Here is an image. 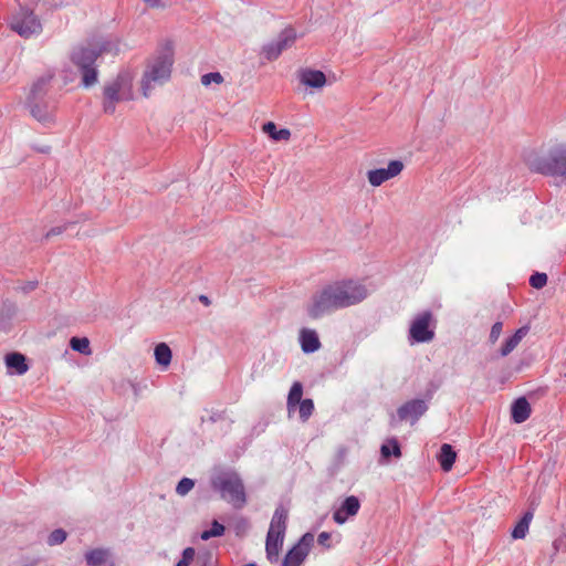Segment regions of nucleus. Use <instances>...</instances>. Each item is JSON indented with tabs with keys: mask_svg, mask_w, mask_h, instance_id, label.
Returning a JSON list of instances; mask_svg holds the SVG:
<instances>
[{
	"mask_svg": "<svg viewBox=\"0 0 566 566\" xmlns=\"http://www.w3.org/2000/svg\"><path fill=\"white\" fill-rule=\"evenodd\" d=\"M563 543H564V541L562 538H557V539L554 541L553 546H554L556 552L559 551V547L563 545Z\"/></svg>",
	"mask_w": 566,
	"mask_h": 566,
	"instance_id": "nucleus-48",
	"label": "nucleus"
},
{
	"mask_svg": "<svg viewBox=\"0 0 566 566\" xmlns=\"http://www.w3.org/2000/svg\"><path fill=\"white\" fill-rule=\"evenodd\" d=\"M109 551L106 548H94L85 554V560L90 566H102L109 557Z\"/></svg>",
	"mask_w": 566,
	"mask_h": 566,
	"instance_id": "nucleus-26",
	"label": "nucleus"
},
{
	"mask_svg": "<svg viewBox=\"0 0 566 566\" xmlns=\"http://www.w3.org/2000/svg\"><path fill=\"white\" fill-rule=\"evenodd\" d=\"M534 501L531 503V507L523 514L520 521L514 526L511 535L514 539H522L528 532L530 524L534 516Z\"/></svg>",
	"mask_w": 566,
	"mask_h": 566,
	"instance_id": "nucleus-21",
	"label": "nucleus"
},
{
	"mask_svg": "<svg viewBox=\"0 0 566 566\" xmlns=\"http://www.w3.org/2000/svg\"><path fill=\"white\" fill-rule=\"evenodd\" d=\"M297 406L301 421L306 422L314 412V401L310 398H306L298 402Z\"/></svg>",
	"mask_w": 566,
	"mask_h": 566,
	"instance_id": "nucleus-30",
	"label": "nucleus"
},
{
	"mask_svg": "<svg viewBox=\"0 0 566 566\" xmlns=\"http://www.w3.org/2000/svg\"><path fill=\"white\" fill-rule=\"evenodd\" d=\"M502 328H503V323L502 322H495L492 325L491 332H490V336H489V340H490L491 344H494L499 339V337H500V335L502 333Z\"/></svg>",
	"mask_w": 566,
	"mask_h": 566,
	"instance_id": "nucleus-38",
	"label": "nucleus"
},
{
	"mask_svg": "<svg viewBox=\"0 0 566 566\" xmlns=\"http://www.w3.org/2000/svg\"><path fill=\"white\" fill-rule=\"evenodd\" d=\"M17 313V305L11 301H4L0 308V317L11 319Z\"/></svg>",
	"mask_w": 566,
	"mask_h": 566,
	"instance_id": "nucleus-35",
	"label": "nucleus"
},
{
	"mask_svg": "<svg viewBox=\"0 0 566 566\" xmlns=\"http://www.w3.org/2000/svg\"><path fill=\"white\" fill-rule=\"evenodd\" d=\"M38 286V282L36 281H29V282H25L21 287L20 290L23 292V293H30L32 292L33 290H35Z\"/></svg>",
	"mask_w": 566,
	"mask_h": 566,
	"instance_id": "nucleus-43",
	"label": "nucleus"
},
{
	"mask_svg": "<svg viewBox=\"0 0 566 566\" xmlns=\"http://www.w3.org/2000/svg\"><path fill=\"white\" fill-rule=\"evenodd\" d=\"M197 565L199 566H216V559L211 552L200 553L196 559Z\"/></svg>",
	"mask_w": 566,
	"mask_h": 566,
	"instance_id": "nucleus-37",
	"label": "nucleus"
},
{
	"mask_svg": "<svg viewBox=\"0 0 566 566\" xmlns=\"http://www.w3.org/2000/svg\"><path fill=\"white\" fill-rule=\"evenodd\" d=\"M70 347L80 354L83 355H90L91 348H90V340L86 337H72L70 339Z\"/></svg>",
	"mask_w": 566,
	"mask_h": 566,
	"instance_id": "nucleus-29",
	"label": "nucleus"
},
{
	"mask_svg": "<svg viewBox=\"0 0 566 566\" xmlns=\"http://www.w3.org/2000/svg\"><path fill=\"white\" fill-rule=\"evenodd\" d=\"M329 541H331V533H328V532H322L317 536V543L327 549L332 547Z\"/></svg>",
	"mask_w": 566,
	"mask_h": 566,
	"instance_id": "nucleus-39",
	"label": "nucleus"
},
{
	"mask_svg": "<svg viewBox=\"0 0 566 566\" xmlns=\"http://www.w3.org/2000/svg\"><path fill=\"white\" fill-rule=\"evenodd\" d=\"M403 169L401 160H391L387 168L373 169L367 172V179L373 187H379L385 181L398 176Z\"/></svg>",
	"mask_w": 566,
	"mask_h": 566,
	"instance_id": "nucleus-12",
	"label": "nucleus"
},
{
	"mask_svg": "<svg viewBox=\"0 0 566 566\" xmlns=\"http://www.w3.org/2000/svg\"><path fill=\"white\" fill-rule=\"evenodd\" d=\"M196 551L193 547H187L182 551L181 559L191 563L195 559Z\"/></svg>",
	"mask_w": 566,
	"mask_h": 566,
	"instance_id": "nucleus-41",
	"label": "nucleus"
},
{
	"mask_svg": "<svg viewBox=\"0 0 566 566\" xmlns=\"http://www.w3.org/2000/svg\"><path fill=\"white\" fill-rule=\"evenodd\" d=\"M195 486V481L190 478H182L177 486H176V493L180 496L187 495Z\"/></svg>",
	"mask_w": 566,
	"mask_h": 566,
	"instance_id": "nucleus-33",
	"label": "nucleus"
},
{
	"mask_svg": "<svg viewBox=\"0 0 566 566\" xmlns=\"http://www.w3.org/2000/svg\"><path fill=\"white\" fill-rule=\"evenodd\" d=\"M174 64V52L170 46L164 48L149 61L142 78V92L148 97L156 85H163L170 78Z\"/></svg>",
	"mask_w": 566,
	"mask_h": 566,
	"instance_id": "nucleus-3",
	"label": "nucleus"
},
{
	"mask_svg": "<svg viewBox=\"0 0 566 566\" xmlns=\"http://www.w3.org/2000/svg\"><path fill=\"white\" fill-rule=\"evenodd\" d=\"M368 296L367 287L357 280L345 279L326 284L312 296L306 311L316 319L325 314L361 303Z\"/></svg>",
	"mask_w": 566,
	"mask_h": 566,
	"instance_id": "nucleus-1",
	"label": "nucleus"
},
{
	"mask_svg": "<svg viewBox=\"0 0 566 566\" xmlns=\"http://www.w3.org/2000/svg\"><path fill=\"white\" fill-rule=\"evenodd\" d=\"M428 402L424 399H411L397 409V417L400 421L409 420L415 424L428 410Z\"/></svg>",
	"mask_w": 566,
	"mask_h": 566,
	"instance_id": "nucleus-11",
	"label": "nucleus"
},
{
	"mask_svg": "<svg viewBox=\"0 0 566 566\" xmlns=\"http://www.w3.org/2000/svg\"><path fill=\"white\" fill-rule=\"evenodd\" d=\"M314 534L307 532L285 554L281 566H301L314 545Z\"/></svg>",
	"mask_w": 566,
	"mask_h": 566,
	"instance_id": "nucleus-10",
	"label": "nucleus"
},
{
	"mask_svg": "<svg viewBox=\"0 0 566 566\" xmlns=\"http://www.w3.org/2000/svg\"><path fill=\"white\" fill-rule=\"evenodd\" d=\"M223 419V415L222 412H213L210 417H209V421L210 422H217L219 420H222Z\"/></svg>",
	"mask_w": 566,
	"mask_h": 566,
	"instance_id": "nucleus-46",
	"label": "nucleus"
},
{
	"mask_svg": "<svg viewBox=\"0 0 566 566\" xmlns=\"http://www.w3.org/2000/svg\"><path fill=\"white\" fill-rule=\"evenodd\" d=\"M287 522V510L282 505L277 506L272 516L268 533L285 536Z\"/></svg>",
	"mask_w": 566,
	"mask_h": 566,
	"instance_id": "nucleus-20",
	"label": "nucleus"
},
{
	"mask_svg": "<svg viewBox=\"0 0 566 566\" xmlns=\"http://www.w3.org/2000/svg\"><path fill=\"white\" fill-rule=\"evenodd\" d=\"M41 151H42V153H46V151H48V148H45V149H44V148H41Z\"/></svg>",
	"mask_w": 566,
	"mask_h": 566,
	"instance_id": "nucleus-50",
	"label": "nucleus"
},
{
	"mask_svg": "<svg viewBox=\"0 0 566 566\" xmlns=\"http://www.w3.org/2000/svg\"><path fill=\"white\" fill-rule=\"evenodd\" d=\"M222 82L223 76L219 72H210L201 76V84L205 86H208L211 83L221 84Z\"/></svg>",
	"mask_w": 566,
	"mask_h": 566,
	"instance_id": "nucleus-36",
	"label": "nucleus"
},
{
	"mask_svg": "<svg viewBox=\"0 0 566 566\" xmlns=\"http://www.w3.org/2000/svg\"><path fill=\"white\" fill-rule=\"evenodd\" d=\"M298 80L303 85L311 88H322L327 82L324 72L312 69L300 70Z\"/></svg>",
	"mask_w": 566,
	"mask_h": 566,
	"instance_id": "nucleus-15",
	"label": "nucleus"
},
{
	"mask_svg": "<svg viewBox=\"0 0 566 566\" xmlns=\"http://www.w3.org/2000/svg\"><path fill=\"white\" fill-rule=\"evenodd\" d=\"M98 57L96 49L78 45L71 53V61L82 75V84L85 87L93 86L97 82V67L95 62Z\"/></svg>",
	"mask_w": 566,
	"mask_h": 566,
	"instance_id": "nucleus-6",
	"label": "nucleus"
},
{
	"mask_svg": "<svg viewBox=\"0 0 566 566\" xmlns=\"http://www.w3.org/2000/svg\"><path fill=\"white\" fill-rule=\"evenodd\" d=\"M303 396V385L300 381L293 382V385L290 388L287 400H286V407L289 415H291L293 411H295L298 402H301Z\"/></svg>",
	"mask_w": 566,
	"mask_h": 566,
	"instance_id": "nucleus-24",
	"label": "nucleus"
},
{
	"mask_svg": "<svg viewBox=\"0 0 566 566\" xmlns=\"http://www.w3.org/2000/svg\"><path fill=\"white\" fill-rule=\"evenodd\" d=\"M190 563L184 560V559H180L175 566H189Z\"/></svg>",
	"mask_w": 566,
	"mask_h": 566,
	"instance_id": "nucleus-49",
	"label": "nucleus"
},
{
	"mask_svg": "<svg viewBox=\"0 0 566 566\" xmlns=\"http://www.w3.org/2000/svg\"><path fill=\"white\" fill-rule=\"evenodd\" d=\"M457 459V452L453 447L449 443H443L438 453V461L440 463L441 469L444 472H449Z\"/></svg>",
	"mask_w": 566,
	"mask_h": 566,
	"instance_id": "nucleus-22",
	"label": "nucleus"
},
{
	"mask_svg": "<svg viewBox=\"0 0 566 566\" xmlns=\"http://www.w3.org/2000/svg\"><path fill=\"white\" fill-rule=\"evenodd\" d=\"M528 327L523 326L518 328L512 336H510L500 349L501 356L505 357L511 354L520 344L522 338L527 334Z\"/></svg>",
	"mask_w": 566,
	"mask_h": 566,
	"instance_id": "nucleus-23",
	"label": "nucleus"
},
{
	"mask_svg": "<svg viewBox=\"0 0 566 566\" xmlns=\"http://www.w3.org/2000/svg\"><path fill=\"white\" fill-rule=\"evenodd\" d=\"M300 344L304 353H315L321 347V342L316 331L311 328H302L300 332Z\"/></svg>",
	"mask_w": 566,
	"mask_h": 566,
	"instance_id": "nucleus-17",
	"label": "nucleus"
},
{
	"mask_svg": "<svg viewBox=\"0 0 566 566\" xmlns=\"http://www.w3.org/2000/svg\"><path fill=\"white\" fill-rule=\"evenodd\" d=\"M380 454L384 459L388 460L391 455L399 459L401 458V448L396 438L387 440L380 447Z\"/></svg>",
	"mask_w": 566,
	"mask_h": 566,
	"instance_id": "nucleus-27",
	"label": "nucleus"
},
{
	"mask_svg": "<svg viewBox=\"0 0 566 566\" xmlns=\"http://www.w3.org/2000/svg\"><path fill=\"white\" fill-rule=\"evenodd\" d=\"M150 8H161L164 7L161 0H143Z\"/></svg>",
	"mask_w": 566,
	"mask_h": 566,
	"instance_id": "nucleus-45",
	"label": "nucleus"
},
{
	"mask_svg": "<svg viewBox=\"0 0 566 566\" xmlns=\"http://www.w3.org/2000/svg\"><path fill=\"white\" fill-rule=\"evenodd\" d=\"M531 405L525 397L515 399L511 406V418L515 423H523L531 416Z\"/></svg>",
	"mask_w": 566,
	"mask_h": 566,
	"instance_id": "nucleus-16",
	"label": "nucleus"
},
{
	"mask_svg": "<svg viewBox=\"0 0 566 566\" xmlns=\"http://www.w3.org/2000/svg\"><path fill=\"white\" fill-rule=\"evenodd\" d=\"M297 35L295 29L287 27L280 32L275 41L263 45L262 54L268 61H274L284 50L294 44Z\"/></svg>",
	"mask_w": 566,
	"mask_h": 566,
	"instance_id": "nucleus-9",
	"label": "nucleus"
},
{
	"mask_svg": "<svg viewBox=\"0 0 566 566\" xmlns=\"http://www.w3.org/2000/svg\"><path fill=\"white\" fill-rule=\"evenodd\" d=\"M199 301L206 306H209L211 304L210 298L203 294L199 295Z\"/></svg>",
	"mask_w": 566,
	"mask_h": 566,
	"instance_id": "nucleus-47",
	"label": "nucleus"
},
{
	"mask_svg": "<svg viewBox=\"0 0 566 566\" xmlns=\"http://www.w3.org/2000/svg\"><path fill=\"white\" fill-rule=\"evenodd\" d=\"M9 25L12 31L24 39L40 34L42 31L41 21L34 14L33 10L22 6L12 13Z\"/></svg>",
	"mask_w": 566,
	"mask_h": 566,
	"instance_id": "nucleus-7",
	"label": "nucleus"
},
{
	"mask_svg": "<svg viewBox=\"0 0 566 566\" xmlns=\"http://www.w3.org/2000/svg\"><path fill=\"white\" fill-rule=\"evenodd\" d=\"M285 536H281L279 534H266V541H265V553L266 558L270 563H276L279 559L280 552L283 546Z\"/></svg>",
	"mask_w": 566,
	"mask_h": 566,
	"instance_id": "nucleus-18",
	"label": "nucleus"
},
{
	"mask_svg": "<svg viewBox=\"0 0 566 566\" xmlns=\"http://www.w3.org/2000/svg\"><path fill=\"white\" fill-rule=\"evenodd\" d=\"M436 321L431 311H423L410 323L408 340L411 345L429 343L434 338Z\"/></svg>",
	"mask_w": 566,
	"mask_h": 566,
	"instance_id": "nucleus-8",
	"label": "nucleus"
},
{
	"mask_svg": "<svg viewBox=\"0 0 566 566\" xmlns=\"http://www.w3.org/2000/svg\"><path fill=\"white\" fill-rule=\"evenodd\" d=\"M51 78L52 76L39 77L33 83L25 103L32 117L43 125H49L54 120L55 105L46 97Z\"/></svg>",
	"mask_w": 566,
	"mask_h": 566,
	"instance_id": "nucleus-4",
	"label": "nucleus"
},
{
	"mask_svg": "<svg viewBox=\"0 0 566 566\" xmlns=\"http://www.w3.org/2000/svg\"><path fill=\"white\" fill-rule=\"evenodd\" d=\"M262 130L275 142L289 140L291 137V132L287 128L277 129L273 122L263 124Z\"/></svg>",
	"mask_w": 566,
	"mask_h": 566,
	"instance_id": "nucleus-25",
	"label": "nucleus"
},
{
	"mask_svg": "<svg viewBox=\"0 0 566 566\" xmlns=\"http://www.w3.org/2000/svg\"><path fill=\"white\" fill-rule=\"evenodd\" d=\"M226 532V527L224 525H222L221 523H219L218 521H213L211 523V526L209 530H206L201 533L200 537L201 539L203 541H208L212 537H219V536H222Z\"/></svg>",
	"mask_w": 566,
	"mask_h": 566,
	"instance_id": "nucleus-31",
	"label": "nucleus"
},
{
	"mask_svg": "<svg viewBox=\"0 0 566 566\" xmlns=\"http://www.w3.org/2000/svg\"><path fill=\"white\" fill-rule=\"evenodd\" d=\"M530 285L534 289H543L547 284L546 273L535 272L530 277Z\"/></svg>",
	"mask_w": 566,
	"mask_h": 566,
	"instance_id": "nucleus-34",
	"label": "nucleus"
},
{
	"mask_svg": "<svg viewBox=\"0 0 566 566\" xmlns=\"http://www.w3.org/2000/svg\"><path fill=\"white\" fill-rule=\"evenodd\" d=\"M360 509V501L355 495H349L344 499L339 507L333 513V520L335 523L342 525L348 521V518L355 516Z\"/></svg>",
	"mask_w": 566,
	"mask_h": 566,
	"instance_id": "nucleus-13",
	"label": "nucleus"
},
{
	"mask_svg": "<svg viewBox=\"0 0 566 566\" xmlns=\"http://www.w3.org/2000/svg\"><path fill=\"white\" fill-rule=\"evenodd\" d=\"M64 230H65V227H54L46 232L45 239H49L53 235L61 234Z\"/></svg>",
	"mask_w": 566,
	"mask_h": 566,
	"instance_id": "nucleus-44",
	"label": "nucleus"
},
{
	"mask_svg": "<svg viewBox=\"0 0 566 566\" xmlns=\"http://www.w3.org/2000/svg\"><path fill=\"white\" fill-rule=\"evenodd\" d=\"M528 166L542 175L566 178V145H556L547 154L530 159Z\"/></svg>",
	"mask_w": 566,
	"mask_h": 566,
	"instance_id": "nucleus-5",
	"label": "nucleus"
},
{
	"mask_svg": "<svg viewBox=\"0 0 566 566\" xmlns=\"http://www.w3.org/2000/svg\"><path fill=\"white\" fill-rule=\"evenodd\" d=\"M67 533L63 528H56L50 533L46 543L49 546L60 545L65 542Z\"/></svg>",
	"mask_w": 566,
	"mask_h": 566,
	"instance_id": "nucleus-32",
	"label": "nucleus"
},
{
	"mask_svg": "<svg viewBox=\"0 0 566 566\" xmlns=\"http://www.w3.org/2000/svg\"><path fill=\"white\" fill-rule=\"evenodd\" d=\"M124 80L120 75L109 85L104 87V112L106 114H113L115 112V104L122 101L124 97L120 94Z\"/></svg>",
	"mask_w": 566,
	"mask_h": 566,
	"instance_id": "nucleus-14",
	"label": "nucleus"
},
{
	"mask_svg": "<svg viewBox=\"0 0 566 566\" xmlns=\"http://www.w3.org/2000/svg\"><path fill=\"white\" fill-rule=\"evenodd\" d=\"M210 486L234 509H242L247 504L243 481L232 469H216L210 476Z\"/></svg>",
	"mask_w": 566,
	"mask_h": 566,
	"instance_id": "nucleus-2",
	"label": "nucleus"
},
{
	"mask_svg": "<svg viewBox=\"0 0 566 566\" xmlns=\"http://www.w3.org/2000/svg\"><path fill=\"white\" fill-rule=\"evenodd\" d=\"M155 359L160 366H168L171 361L172 353L166 343H159L155 347Z\"/></svg>",
	"mask_w": 566,
	"mask_h": 566,
	"instance_id": "nucleus-28",
	"label": "nucleus"
},
{
	"mask_svg": "<svg viewBox=\"0 0 566 566\" xmlns=\"http://www.w3.org/2000/svg\"><path fill=\"white\" fill-rule=\"evenodd\" d=\"M115 49V54L118 52V49L112 44L111 42H103L98 49H96V52H98V56L106 52H112Z\"/></svg>",
	"mask_w": 566,
	"mask_h": 566,
	"instance_id": "nucleus-40",
	"label": "nucleus"
},
{
	"mask_svg": "<svg viewBox=\"0 0 566 566\" xmlns=\"http://www.w3.org/2000/svg\"><path fill=\"white\" fill-rule=\"evenodd\" d=\"M6 366L12 374L23 375L28 371L29 366L23 354L13 352L6 355Z\"/></svg>",
	"mask_w": 566,
	"mask_h": 566,
	"instance_id": "nucleus-19",
	"label": "nucleus"
},
{
	"mask_svg": "<svg viewBox=\"0 0 566 566\" xmlns=\"http://www.w3.org/2000/svg\"><path fill=\"white\" fill-rule=\"evenodd\" d=\"M440 387V382H436V381H430L429 382V386H428V389H427V392H426V400L429 401L433 394L439 389Z\"/></svg>",
	"mask_w": 566,
	"mask_h": 566,
	"instance_id": "nucleus-42",
	"label": "nucleus"
}]
</instances>
